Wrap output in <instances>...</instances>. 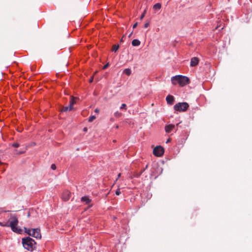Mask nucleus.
<instances>
[{
    "mask_svg": "<svg viewBox=\"0 0 252 252\" xmlns=\"http://www.w3.org/2000/svg\"><path fill=\"white\" fill-rule=\"evenodd\" d=\"M126 104H125V103H123V104H122L121 107H120V109H126Z\"/></svg>",
    "mask_w": 252,
    "mask_h": 252,
    "instance_id": "25",
    "label": "nucleus"
},
{
    "mask_svg": "<svg viewBox=\"0 0 252 252\" xmlns=\"http://www.w3.org/2000/svg\"><path fill=\"white\" fill-rule=\"evenodd\" d=\"M177 77H179V75H177L172 77L171 82L173 84L176 85L177 83H178V79L177 78Z\"/></svg>",
    "mask_w": 252,
    "mask_h": 252,
    "instance_id": "13",
    "label": "nucleus"
},
{
    "mask_svg": "<svg viewBox=\"0 0 252 252\" xmlns=\"http://www.w3.org/2000/svg\"><path fill=\"white\" fill-rule=\"evenodd\" d=\"M174 128V125L170 124L165 126V130L166 133H170Z\"/></svg>",
    "mask_w": 252,
    "mask_h": 252,
    "instance_id": "9",
    "label": "nucleus"
},
{
    "mask_svg": "<svg viewBox=\"0 0 252 252\" xmlns=\"http://www.w3.org/2000/svg\"><path fill=\"white\" fill-rule=\"evenodd\" d=\"M71 193L68 191L65 190L63 191V194H62V199L65 201H66L68 200L70 197Z\"/></svg>",
    "mask_w": 252,
    "mask_h": 252,
    "instance_id": "7",
    "label": "nucleus"
},
{
    "mask_svg": "<svg viewBox=\"0 0 252 252\" xmlns=\"http://www.w3.org/2000/svg\"><path fill=\"white\" fill-rule=\"evenodd\" d=\"M170 141V138H168L166 141V143H168L169 142V141Z\"/></svg>",
    "mask_w": 252,
    "mask_h": 252,
    "instance_id": "38",
    "label": "nucleus"
},
{
    "mask_svg": "<svg viewBox=\"0 0 252 252\" xmlns=\"http://www.w3.org/2000/svg\"><path fill=\"white\" fill-rule=\"evenodd\" d=\"M12 146L14 147L17 148L19 146V144L18 143H14L12 144Z\"/></svg>",
    "mask_w": 252,
    "mask_h": 252,
    "instance_id": "23",
    "label": "nucleus"
},
{
    "mask_svg": "<svg viewBox=\"0 0 252 252\" xmlns=\"http://www.w3.org/2000/svg\"><path fill=\"white\" fill-rule=\"evenodd\" d=\"M119 48V45H113L112 48V51L115 52H117Z\"/></svg>",
    "mask_w": 252,
    "mask_h": 252,
    "instance_id": "18",
    "label": "nucleus"
},
{
    "mask_svg": "<svg viewBox=\"0 0 252 252\" xmlns=\"http://www.w3.org/2000/svg\"><path fill=\"white\" fill-rule=\"evenodd\" d=\"M119 126H116V128H118Z\"/></svg>",
    "mask_w": 252,
    "mask_h": 252,
    "instance_id": "41",
    "label": "nucleus"
},
{
    "mask_svg": "<svg viewBox=\"0 0 252 252\" xmlns=\"http://www.w3.org/2000/svg\"><path fill=\"white\" fill-rule=\"evenodd\" d=\"M95 119V116H91L89 117V122H93L94 119Z\"/></svg>",
    "mask_w": 252,
    "mask_h": 252,
    "instance_id": "20",
    "label": "nucleus"
},
{
    "mask_svg": "<svg viewBox=\"0 0 252 252\" xmlns=\"http://www.w3.org/2000/svg\"><path fill=\"white\" fill-rule=\"evenodd\" d=\"M228 0L229 1V0Z\"/></svg>",
    "mask_w": 252,
    "mask_h": 252,
    "instance_id": "42",
    "label": "nucleus"
},
{
    "mask_svg": "<svg viewBox=\"0 0 252 252\" xmlns=\"http://www.w3.org/2000/svg\"><path fill=\"white\" fill-rule=\"evenodd\" d=\"M166 100L168 104L170 105H172L174 101V98L171 95H168L166 96Z\"/></svg>",
    "mask_w": 252,
    "mask_h": 252,
    "instance_id": "10",
    "label": "nucleus"
},
{
    "mask_svg": "<svg viewBox=\"0 0 252 252\" xmlns=\"http://www.w3.org/2000/svg\"><path fill=\"white\" fill-rule=\"evenodd\" d=\"M146 13V11L144 10V11L143 12V13H142V14L140 16V20H142L143 19V18L145 16V15Z\"/></svg>",
    "mask_w": 252,
    "mask_h": 252,
    "instance_id": "22",
    "label": "nucleus"
},
{
    "mask_svg": "<svg viewBox=\"0 0 252 252\" xmlns=\"http://www.w3.org/2000/svg\"><path fill=\"white\" fill-rule=\"evenodd\" d=\"M109 63H106L105 65H104L103 66V69H106V68L108 67V66H109Z\"/></svg>",
    "mask_w": 252,
    "mask_h": 252,
    "instance_id": "28",
    "label": "nucleus"
},
{
    "mask_svg": "<svg viewBox=\"0 0 252 252\" xmlns=\"http://www.w3.org/2000/svg\"><path fill=\"white\" fill-rule=\"evenodd\" d=\"M161 5L160 3H157L153 6V9L155 10H159L161 8Z\"/></svg>",
    "mask_w": 252,
    "mask_h": 252,
    "instance_id": "15",
    "label": "nucleus"
},
{
    "mask_svg": "<svg viewBox=\"0 0 252 252\" xmlns=\"http://www.w3.org/2000/svg\"><path fill=\"white\" fill-rule=\"evenodd\" d=\"M0 225L1 226H5V224H3L1 222H0Z\"/></svg>",
    "mask_w": 252,
    "mask_h": 252,
    "instance_id": "34",
    "label": "nucleus"
},
{
    "mask_svg": "<svg viewBox=\"0 0 252 252\" xmlns=\"http://www.w3.org/2000/svg\"><path fill=\"white\" fill-rule=\"evenodd\" d=\"M93 79H94V77H93V76H92V77L91 78V79H90V80H89V82H90V83H92V82L93 81Z\"/></svg>",
    "mask_w": 252,
    "mask_h": 252,
    "instance_id": "29",
    "label": "nucleus"
},
{
    "mask_svg": "<svg viewBox=\"0 0 252 252\" xmlns=\"http://www.w3.org/2000/svg\"><path fill=\"white\" fill-rule=\"evenodd\" d=\"M87 130V127L84 128V131H86Z\"/></svg>",
    "mask_w": 252,
    "mask_h": 252,
    "instance_id": "37",
    "label": "nucleus"
},
{
    "mask_svg": "<svg viewBox=\"0 0 252 252\" xmlns=\"http://www.w3.org/2000/svg\"><path fill=\"white\" fill-rule=\"evenodd\" d=\"M137 26V23H135L133 25V28L134 29Z\"/></svg>",
    "mask_w": 252,
    "mask_h": 252,
    "instance_id": "30",
    "label": "nucleus"
},
{
    "mask_svg": "<svg viewBox=\"0 0 252 252\" xmlns=\"http://www.w3.org/2000/svg\"><path fill=\"white\" fill-rule=\"evenodd\" d=\"M121 173H119L118 175V177L116 179V181H117L118 180V179L121 177Z\"/></svg>",
    "mask_w": 252,
    "mask_h": 252,
    "instance_id": "31",
    "label": "nucleus"
},
{
    "mask_svg": "<svg viewBox=\"0 0 252 252\" xmlns=\"http://www.w3.org/2000/svg\"><path fill=\"white\" fill-rule=\"evenodd\" d=\"M132 34V32H131L129 34V35H128V37H130L131 36Z\"/></svg>",
    "mask_w": 252,
    "mask_h": 252,
    "instance_id": "39",
    "label": "nucleus"
},
{
    "mask_svg": "<svg viewBox=\"0 0 252 252\" xmlns=\"http://www.w3.org/2000/svg\"><path fill=\"white\" fill-rule=\"evenodd\" d=\"M24 153V151H22V152H19L18 154H23Z\"/></svg>",
    "mask_w": 252,
    "mask_h": 252,
    "instance_id": "36",
    "label": "nucleus"
},
{
    "mask_svg": "<svg viewBox=\"0 0 252 252\" xmlns=\"http://www.w3.org/2000/svg\"><path fill=\"white\" fill-rule=\"evenodd\" d=\"M81 200L83 202H85L86 204H89L91 201V200L88 197L86 196L82 197Z\"/></svg>",
    "mask_w": 252,
    "mask_h": 252,
    "instance_id": "12",
    "label": "nucleus"
},
{
    "mask_svg": "<svg viewBox=\"0 0 252 252\" xmlns=\"http://www.w3.org/2000/svg\"><path fill=\"white\" fill-rule=\"evenodd\" d=\"M189 105L187 102H179L174 106V109L177 111H186L189 108Z\"/></svg>",
    "mask_w": 252,
    "mask_h": 252,
    "instance_id": "4",
    "label": "nucleus"
},
{
    "mask_svg": "<svg viewBox=\"0 0 252 252\" xmlns=\"http://www.w3.org/2000/svg\"><path fill=\"white\" fill-rule=\"evenodd\" d=\"M30 212H29L28 213V214H27V217H30Z\"/></svg>",
    "mask_w": 252,
    "mask_h": 252,
    "instance_id": "35",
    "label": "nucleus"
},
{
    "mask_svg": "<svg viewBox=\"0 0 252 252\" xmlns=\"http://www.w3.org/2000/svg\"><path fill=\"white\" fill-rule=\"evenodd\" d=\"M141 42L138 39H134L132 40L131 44L133 46H137L140 45Z\"/></svg>",
    "mask_w": 252,
    "mask_h": 252,
    "instance_id": "14",
    "label": "nucleus"
},
{
    "mask_svg": "<svg viewBox=\"0 0 252 252\" xmlns=\"http://www.w3.org/2000/svg\"><path fill=\"white\" fill-rule=\"evenodd\" d=\"M22 243L25 249L31 251L33 250L35 244L34 240L29 237L22 238Z\"/></svg>",
    "mask_w": 252,
    "mask_h": 252,
    "instance_id": "2",
    "label": "nucleus"
},
{
    "mask_svg": "<svg viewBox=\"0 0 252 252\" xmlns=\"http://www.w3.org/2000/svg\"><path fill=\"white\" fill-rule=\"evenodd\" d=\"M71 99L69 101V110H72L73 109V105L76 103L75 97L73 96H70Z\"/></svg>",
    "mask_w": 252,
    "mask_h": 252,
    "instance_id": "11",
    "label": "nucleus"
},
{
    "mask_svg": "<svg viewBox=\"0 0 252 252\" xmlns=\"http://www.w3.org/2000/svg\"><path fill=\"white\" fill-rule=\"evenodd\" d=\"M51 169L53 170H55L56 169V166L55 164H52L51 165Z\"/></svg>",
    "mask_w": 252,
    "mask_h": 252,
    "instance_id": "26",
    "label": "nucleus"
},
{
    "mask_svg": "<svg viewBox=\"0 0 252 252\" xmlns=\"http://www.w3.org/2000/svg\"><path fill=\"white\" fill-rule=\"evenodd\" d=\"M199 59L196 57H193L191 59L190 65L191 66H195L198 64Z\"/></svg>",
    "mask_w": 252,
    "mask_h": 252,
    "instance_id": "8",
    "label": "nucleus"
},
{
    "mask_svg": "<svg viewBox=\"0 0 252 252\" xmlns=\"http://www.w3.org/2000/svg\"><path fill=\"white\" fill-rule=\"evenodd\" d=\"M177 78L178 79V84L182 87L189 83V79L186 76L179 75Z\"/></svg>",
    "mask_w": 252,
    "mask_h": 252,
    "instance_id": "6",
    "label": "nucleus"
},
{
    "mask_svg": "<svg viewBox=\"0 0 252 252\" xmlns=\"http://www.w3.org/2000/svg\"><path fill=\"white\" fill-rule=\"evenodd\" d=\"M124 35L122 37V38L120 40V42H122L124 41Z\"/></svg>",
    "mask_w": 252,
    "mask_h": 252,
    "instance_id": "32",
    "label": "nucleus"
},
{
    "mask_svg": "<svg viewBox=\"0 0 252 252\" xmlns=\"http://www.w3.org/2000/svg\"><path fill=\"white\" fill-rule=\"evenodd\" d=\"M145 171V169H142L140 172L139 173H136L134 174V177L136 178H138L140 176L142 173Z\"/></svg>",
    "mask_w": 252,
    "mask_h": 252,
    "instance_id": "17",
    "label": "nucleus"
},
{
    "mask_svg": "<svg viewBox=\"0 0 252 252\" xmlns=\"http://www.w3.org/2000/svg\"><path fill=\"white\" fill-rule=\"evenodd\" d=\"M149 22H147L145 24H144V28H147L149 27Z\"/></svg>",
    "mask_w": 252,
    "mask_h": 252,
    "instance_id": "27",
    "label": "nucleus"
},
{
    "mask_svg": "<svg viewBox=\"0 0 252 252\" xmlns=\"http://www.w3.org/2000/svg\"><path fill=\"white\" fill-rule=\"evenodd\" d=\"M164 149L161 146H156L153 150V154L157 157H161L164 154Z\"/></svg>",
    "mask_w": 252,
    "mask_h": 252,
    "instance_id": "5",
    "label": "nucleus"
},
{
    "mask_svg": "<svg viewBox=\"0 0 252 252\" xmlns=\"http://www.w3.org/2000/svg\"><path fill=\"white\" fill-rule=\"evenodd\" d=\"M124 73L127 75L129 76L131 73V70L129 68H126L124 70Z\"/></svg>",
    "mask_w": 252,
    "mask_h": 252,
    "instance_id": "16",
    "label": "nucleus"
},
{
    "mask_svg": "<svg viewBox=\"0 0 252 252\" xmlns=\"http://www.w3.org/2000/svg\"><path fill=\"white\" fill-rule=\"evenodd\" d=\"M121 115H122V114L118 111L114 113V116L117 118L121 117Z\"/></svg>",
    "mask_w": 252,
    "mask_h": 252,
    "instance_id": "21",
    "label": "nucleus"
},
{
    "mask_svg": "<svg viewBox=\"0 0 252 252\" xmlns=\"http://www.w3.org/2000/svg\"><path fill=\"white\" fill-rule=\"evenodd\" d=\"M121 193V191H120V189L119 188H118L117 190L116 191V194L117 195H120Z\"/></svg>",
    "mask_w": 252,
    "mask_h": 252,
    "instance_id": "24",
    "label": "nucleus"
},
{
    "mask_svg": "<svg viewBox=\"0 0 252 252\" xmlns=\"http://www.w3.org/2000/svg\"><path fill=\"white\" fill-rule=\"evenodd\" d=\"M148 166V165H147L146 166L145 168H144V169H145V170L147 168Z\"/></svg>",
    "mask_w": 252,
    "mask_h": 252,
    "instance_id": "40",
    "label": "nucleus"
},
{
    "mask_svg": "<svg viewBox=\"0 0 252 252\" xmlns=\"http://www.w3.org/2000/svg\"><path fill=\"white\" fill-rule=\"evenodd\" d=\"M94 112H96V113H98V112H99V110H98V109L96 108V109L94 110Z\"/></svg>",
    "mask_w": 252,
    "mask_h": 252,
    "instance_id": "33",
    "label": "nucleus"
},
{
    "mask_svg": "<svg viewBox=\"0 0 252 252\" xmlns=\"http://www.w3.org/2000/svg\"><path fill=\"white\" fill-rule=\"evenodd\" d=\"M25 232L29 235L32 236L37 239H40L41 238V235L40 233V230L38 228H33L32 229H28L26 227H24Z\"/></svg>",
    "mask_w": 252,
    "mask_h": 252,
    "instance_id": "3",
    "label": "nucleus"
},
{
    "mask_svg": "<svg viewBox=\"0 0 252 252\" xmlns=\"http://www.w3.org/2000/svg\"><path fill=\"white\" fill-rule=\"evenodd\" d=\"M18 224V220L14 216H11L9 219V224L6 223L5 224V226H10L11 230L17 233L22 234L23 230L21 228L17 227Z\"/></svg>",
    "mask_w": 252,
    "mask_h": 252,
    "instance_id": "1",
    "label": "nucleus"
},
{
    "mask_svg": "<svg viewBox=\"0 0 252 252\" xmlns=\"http://www.w3.org/2000/svg\"><path fill=\"white\" fill-rule=\"evenodd\" d=\"M62 112H67L68 111H70L69 110V106H65V107H63L62 108V110H61Z\"/></svg>",
    "mask_w": 252,
    "mask_h": 252,
    "instance_id": "19",
    "label": "nucleus"
}]
</instances>
